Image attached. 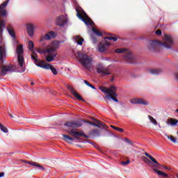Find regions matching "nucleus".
Instances as JSON below:
<instances>
[{
    "label": "nucleus",
    "mask_w": 178,
    "mask_h": 178,
    "mask_svg": "<svg viewBox=\"0 0 178 178\" xmlns=\"http://www.w3.org/2000/svg\"><path fill=\"white\" fill-rule=\"evenodd\" d=\"M173 45V38L170 35H165L164 42L158 40H149L147 42V48L151 52H159L162 48L170 49Z\"/></svg>",
    "instance_id": "nucleus-1"
},
{
    "label": "nucleus",
    "mask_w": 178,
    "mask_h": 178,
    "mask_svg": "<svg viewBox=\"0 0 178 178\" xmlns=\"http://www.w3.org/2000/svg\"><path fill=\"white\" fill-rule=\"evenodd\" d=\"M6 47H5V44H1L0 45L1 76H6L8 72H13V69L15 68V67L10 64L8 65H3V59L6 58Z\"/></svg>",
    "instance_id": "nucleus-2"
},
{
    "label": "nucleus",
    "mask_w": 178,
    "mask_h": 178,
    "mask_svg": "<svg viewBox=\"0 0 178 178\" xmlns=\"http://www.w3.org/2000/svg\"><path fill=\"white\" fill-rule=\"evenodd\" d=\"M76 58L78 59L79 63L83 66V67L87 69L88 70L91 69V66H92V62H94L92 57L87 55L86 54L78 51L76 53Z\"/></svg>",
    "instance_id": "nucleus-3"
},
{
    "label": "nucleus",
    "mask_w": 178,
    "mask_h": 178,
    "mask_svg": "<svg viewBox=\"0 0 178 178\" xmlns=\"http://www.w3.org/2000/svg\"><path fill=\"white\" fill-rule=\"evenodd\" d=\"M116 54H124L123 60L127 63H134L137 60V57L134 56L131 52L127 51V49H117Z\"/></svg>",
    "instance_id": "nucleus-4"
},
{
    "label": "nucleus",
    "mask_w": 178,
    "mask_h": 178,
    "mask_svg": "<svg viewBox=\"0 0 178 178\" xmlns=\"http://www.w3.org/2000/svg\"><path fill=\"white\" fill-rule=\"evenodd\" d=\"M16 52L18 55V63L21 67V70L19 71V73H23L26 72V66L24 65V57H23V54L24 50H23V44H19L17 47Z\"/></svg>",
    "instance_id": "nucleus-5"
},
{
    "label": "nucleus",
    "mask_w": 178,
    "mask_h": 178,
    "mask_svg": "<svg viewBox=\"0 0 178 178\" xmlns=\"http://www.w3.org/2000/svg\"><path fill=\"white\" fill-rule=\"evenodd\" d=\"M76 12H77L76 13L77 17H79L80 20H82V22H83L85 24H86V26H92V24H94V22L91 20V18L88 17V15H87V13H86V12L83 11L81 13H80V10H79V9H76Z\"/></svg>",
    "instance_id": "nucleus-6"
},
{
    "label": "nucleus",
    "mask_w": 178,
    "mask_h": 178,
    "mask_svg": "<svg viewBox=\"0 0 178 178\" xmlns=\"http://www.w3.org/2000/svg\"><path fill=\"white\" fill-rule=\"evenodd\" d=\"M76 130L77 129H72L68 131V134L74 137L75 140H78V141H81V138H79L80 136L84 137V138H90V136L86 135L84 132H79Z\"/></svg>",
    "instance_id": "nucleus-7"
},
{
    "label": "nucleus",
    "mask_w": 178,
    "mask_h": 178,
    "mask_svg": "<svg viewBox=\"0 0 178 178\" xmlns=\"http://www.w3.org/2000/svg\"><path fill=\"white\" fill-rule=\"evenodd\" d=\"M28 48L29 51L32 52V54L31 55L32 60H33V62H37L38 56H37V53H35V51L34 50V42L32 40L28 42Z\"/></svg>",
    "instance_id": "nucleus-8"
},
{
    "label": "nucleus",
    "mask_w": 178,
    "mask_h": 178,
    "mask_svg": "<svg viewBox=\"0 0 178 178\" xmlns=\"http://www.w3.org/2000/svg\"><path fill=\"white\" fill-rule=\"evenodd\" d=\"M60 44V42H58L57 40H55L52 42L50 44V47L47 48V54H51V52H58L56 51L59 48Z\"/></svg>",
    "instance_id": "nucleus-9"
},
{
    "label": "nucleus",
    "mask_w": 178,
    "mask_h": 178,
    "mask_svg": "<svg viewBox=\"0 0 178 178\" xmlns=\"http://www.w3.org/2000/svg\"><path fill=\"white\" fill-rule=\"evenodd\" d=\"M145 156H147V158H149V159L152 160V161H153L154 164L153 166L156 168L154 169H157V170H162L163 169V165H161V163H158V161H156V159H155L154 158H153L151 154H148L147 152H145Z\"/></svg>",
    "instance_id": "nucleus-10"
},
{
    "label": "nucleus",
    "mask_w": 178,
    "mask_h": 178,
    "mask_svg": "<svg viewBox=\"0 0 178 178\" xmlns=\"http://www.w3.org/2000/svg\"><path fill=\"white\" fill-rule=\"evenodd\" d=\"M64 126H66L67 127H72V128L81 127V126H83V122L80 120L70 121V122H65L64 124Z\"/></svg>",
    "instance_id": "nucleus-11"
},
{
    "label": "nucleus",
    "mask_w": 178,
    "mask_h": 178,
    "mask_svg": "<svg viewBox=\"0 0 178 178\" xmlns=\"http://www.w3.org/2000/svg\"><path fill=\"white\" fill-rule=\"evenodd\" d=\"M9 3V0H6L3 3L0 5V17H6L8 16V13L6 12V10L5 8L8 6V4Z\"/></svg>",
    "instance_id": "nucleus-12"
},
{
    "label": "nucleus",
    "mask_w": 178,
    "mask_h": 178,
    "mask_svg": "<svg viewBox=\"0 0 178 178\" xmlns=\"http://www.w3.org/2000/svg\"><path fill=\"white\" fill-rule=\"evenodd\" d=\"M9 3V0H6L3 3L0 5V17H6L8 16V13L6 12V10L5 8L8 6V4Z\"/></svg>",
    "instance_id": "nucleus-13"
},
{
    "label": "nucleus",
    "mask_w": 178,
    "mask_h": 178,
    "mask_svg": "<svg viewBox=\"0 0 178 178\" xmlns=\"http://www.w3.org/2000/svg\"><path fill=\"white\" fill-rule=\"evenodd\" d=\"M67 23V18L65 15H60L56 18V24L60 27H63Z\"/></svg>",
    "instance_id": "nucleus-14"
},
{
    "label": "nucleus",
    "mask_w": 178,
    "mask_h": 178,
    "mask_svg": "<svg viewBox=\"0 0 178 178\" xmlns=\"http://www.w3.org/2000/svg\"><path fill=\"white\" fill-rule=\"evenodd\" d=\"M97 72L102 76H108L111 74L108 69L105 68L102 65H99L96 68Z\"/></svg>",
    "instance_id": "nucleus-15"
},
{
    "label": "nucleus",
    "mask_w": 178,
    "mask_h": 178,
    "mask_svg": "<svg viewBox=\"0 0 178 178\" xmlns=\"http://www.w3.org/2000/svg\"><path fill=\"white\" fill-rule=\"evenodd\" d=\"M67 90H69V91L71 92V94H72V95H74V97H75L76 99L84 102V101H85L84 99H83V97H81V95H80V94H79L76 92V90H74V88H73V87H72L70 85H67Z\"/></svg>",
    "instance_id": "nucleus-16"
},
{
    "label": "nucleus",
    "mask_w": 178,
    "mask_h": 178,
    "mask_svg": "<svg viewBox=\"0 0 178 178\" xmlns=\"http://www.w3.org/2000/svg\"><path fill=\"white\" fill-rule=\"evenodd\" d=\"M109 45H111V43L108 40L100 42L99 44V51L100 52H105V51L108 49V47H109Z\"/></svg>",
    "instance_id": "nucleus-17"
},
{
    "label": "nucleus",
    "mask_w": 178,
    "mask_h": 178,
    "mask_svg": "<svg viewBox=\"0 0 178 178\" xmlns=\"http://www.w3.org/2000/svg\"><path fill=\"white\" fill-rule=\"evenodd\" d=\"M131 104H138L139 105H148V102L145 101L144 99H132L130 100Z\"/></svg>",
    "instance_id": "nucleus-18"
},
{
    "label": "nucleus",
    "mask_w": 178,
    "mask_h": 178,
    "mask_svg": "<svg viewBox=\"0 0 178 178\" xmlns=\"http://www.w3.org/2000/svg\"><path fill=\"white\" fill-rule=\"evenodd\" d=\"M56 35L57 34L56 32H54L51 31L47 33L46 35H44V36L42 38L41 41H42V40H46L47 41H49V40H52V38H55Z\"/></svg>",
    "instance_id": "nucleus-19"
},
{
    "label": "nucleus",
    "mask_w": 178,
    "mask_h": 178,
    "mask_svg": "<svg viewBox=\"0 0 178 178\" xmlns=\"http://www.w3.org/2000/svg\"><path fill=\"white\" fill-rule=\"evenodd\" d=\"M47 54L48 55L45 56L46 62H53L55 58H56V55H58V52H51Z\"/></svg>",
    "instance_id": "nucleus-20"
},
{
    "label": "nucleus",
    "mask_w": 178,
    "mask_h": 178,
    "mask_svg": "<svg viewBox=\"0 0 178 178\" xmlns=\"http://www.w3.org/2000/svg\"><path fill=\"white\" fill-rule=\"evenodd\" d=\"M26 27L28 35L29 37H33L34 35V25L33 24H28Z\"/></svg>",
    "instance_id": "nucleus-21"
},
{
    "label": "nucleus",
    "mask_w": 178,
    "mask_h": 178,
    "mask_svg": "<svg viewBox=\"0 0 178 178\" xmlns=\"http://www.w3.org/2000/svg\"><path fill=\"white\" fill-rule=\"evenodd\" d=\"M24 163H29V165H31L32 166H34L35 168H38L40 170H45V168L38 163L37 162H31V161H24Z\"/></svg>",
    "instance_id": "nucleus-22"
},
{
    "label": "nucleus",
    "mask_w": 178,
    "mask_h": 178,
    "mask_svg": "<svg viewBox=\"0 0 178 178\" xmlns=\"http://www.w3.org/2000/svg\"><path fill=\"white\" fill-rule=\"evenodd\" d=\"M91 119L92 120H95V122H96L95 127H98L99 129H101V127L106 129V126L102 122L95 119V118H92Z\"/></svg>",
    "instance_id": "nucleus-23"
},
{
    "label": "nucleus",
    "mask_w": 178,
    "mask_h": 178,
    "mask_svg": "<svg viewBox=\"0 0 178 178\" xmlns=\"http://www.w3.org/2000/svg\"><path fill=\"white\" fill-rule=\"evenodd\" d=\"M100 135L101 131H99V129H93L89 133V136L91 137H99Z\"/></svg>",
    "instance_id": "nucleus-24"
},
{
    "label": "nucleus",
    "mask_w": 178,
    "mask_h": 178,
    "mask_svg": "<svg viewBox=\"0 0 178 178\" xmlns=\"http://www.w3.org/2000/svg\"><path fill=\"white\" fill-rule=\"evenodd\" d=\"M153 170L155 172V173H157L158 176H160L161 177H169V175L166 174V172L155 168H154Z\"/></svg>",
    "instance_id": "nucleus-25"
},
{
    "label": "nucleus",
    "mask_w": 178,
    "mask_h": 178,
    "mask_svg": "<svg viewBox=\"0 0 178 178\" xmlns=\"http://www.w3.org/2000/svg\"><path fill=\"white\" fill-rule=\"evenodd\" d=\"M149 72L150 74L156 75V74H161V73H162L163 72V70H162L161 68L152 69V70H149Z\"/></svg>",
    "instance_id": "nucleus-26"
},
{
    "label": "nucleus",
    "mask_w": 178,
    "mask_h": 178,
    "mask_svg": "<svg viewBox=\"0 0 178 178\" xmlns=\"http://www.w3.org/2000/svg\"><path fill=\"white\" fill-rule=\"evenodd\" d=\"M108 90L110 91L108 95H113V97H118V94H116V87L115 86H111Z\"/></svg>",
    "instance_id": "nucleus-27"
},
{
    "label": "nucleus",
    "mask_w": 178,
    "mask_h": 178,
    "mask_svg": "<svg viewBox=\"0 0 178 178\" xmlns=\"http://www.w3.org/2000/svg\"><path fill=\"white\" fill-rule=\"evenodd\" d=\"M178 124V120L175 118H170L167 121V124H170V126H176Z\"/></svg>",
    "instance_id": "nucleus-28"
},
{
    "label": "nucleus",
    "mask_w": 178,
    "mask_h": 178,
    "mask_svg": "<svg viewBox=\"0 0 178 178\" xmlns=\"http://www.w3.org/2000/svg\"><path fill=\"white\" fill-rule=\"evenodd\" d=\"M75 42L78 44V45H83V42H84V39L80 38V36H75L74 37Z\"/></svg>",
    "instance_id": "nucleus-29"
},
{
    "label": "nucleus",
    "mask_w": 178,
    "mask_h": 178,
    "mask_svg": "<svg viewBox=\"0 0 178 178\" xmlns=\"http://www.w3.org/2000/svg\"><path fill=\"white\" fill-rule=\"evenodd\" d=\"M7 30H8L10 35H11V37H13V38H16V35L15 33V31H13V29L12 28V26H8Z\"/></svg>",
    "instance_id": "nucleus-30"
},
{
    "label": "nucleus",
    "mask_w": 178,
    "mask_h": 178,
    "mask_svg": "<svg viewBox=\"0 0 178 178\" xmlns=\"http://www.w3.org/2000/svg\"><path fill=\"white\" fill-rule=\"evenodd\" d=\"M63 137L64 141H66L67 143H70V141H73L74 140V138L71 137L69 135L63 134Z\"/></svg>",
    "instance_id": "nucleus-31"
},
{
    "label": "nucleus",
    "mask_w": 178,
    "mask_h": 178,
    "mask_svg": "<svg viewBox=\"0 0 178 178\" xmlns=\"http://www.w3.org/2000/svg\"><path fill=\"white\" fill-rule=\"evenodd\" d=\"M92 31H93L94 34H95V35H97V37H103V34L102 33H101V31H98L97 29L95 28H92Z\"/></svg>",
    "instance_id": "nucleus-32"
},
{
    "label": "nucleus",
    "mask_w": 178,
    "mask_h": 178,
    "mask_svg": "<svg viewBox=\"0 0 178 178\" xmlns=\"http://www.w3.org/2000/svg\"><path fill=\"white\" fill-rule=\"evenodd\" d=\"M35 64L36 65V66H38V67H43L45 63V61L42 60V61H38V59H37V61H34Z\"/></svg>",
    "instance_id": "nucleus-33"
},
{
    "label": "nucleus",
    "mask_w": 178,
    "mask_h": 178,
    "mask_svg": "<svg viewBox=\"0 0 178 178\" xmlns=\"http://www.w3.org/2000/svg\"><path fill=\"white\" fill-rule=\"evenodd\" d=\"M148 119L149 120L151 123L154 124V126H158V122H156V120H155V118H154V117H152L151 115H148Z\"/></svg>",
    "instance_id": "nucleus-34"
},
{
    "label": "nucleus",
    "mask_w": 178,
    "mask_h": 178,
    "mask_svg": "<svg viewBox=\"0 0 178 178\" xmlns=\"http://www.w3.org/2000/svg\"><path fill=\"white\" fill-rule=\"evenodd\" d=\"M3 29H5V21L0 19V32L3 33Z\"/></svg>",
    "instance_id": "nucleus-35"
},
{
    "label": "nucleus",
    "mask_w": 178,
    "mask_h": 178,
    "mask_svg": "<svg viewBox=\"0 0 178 178\" xmlns=\"http://www.w3.org/2000/svg\"><path fill=\"white\" fill-rule=\"evenodd\" d=\"M99 90H101V91L102 92H105L106 94H110L111 93V90H109L108 89H107L106 88H105L104 86L99 87Z\"/></svg>",
    "instance_id": "nucleus-36"
},
{
    "label": "nucleus",
    "mask_w": 178,
    "mask_h": 178,
    "mask_svg": "<svg viewBox=\"0 0 178 178\" xmlns=\"http://www.w3.org/2000/svg\"><path fill=\"white\" fill-rule=\"evenodd\" d=\"M106 98H108V99H111L115 102H119V100L118 99H116V97L115 96H113V95H108L106 96Z\"/></svg>",
    "instance_id": "nucleus-37"
},
{
    "label": "nucleus",
    "mask_w": 178,
    "mask_h": 178,
    "mask_svg": "<svg viewBox=\"0 0 178 178\" xmlns=\"http://www.w3.org/2000/svg\"><path fill=\"white\" fill-rule=\"evenodd\" d=\"M36 52H38V54H48V51H47V49L46 50L44 49H42V48H38L36 49Z\"/></svg>",
    "instance_id": "nucleus-38"
},
{
    "label": "nucleus",
    "mask_w": 178,
    "mask_h": 178,
    "mask_svg": "<svg viewBox=\"0 0 178 178\" xmlns=\"http://www.w3.org/2000/svg\"><path fill=\"white\" fill-rule=\"evenodd\" d=\"M111 127L112 129H113L114 130H116V131H120V133H123V131H124V130L122 128H119L118 127H115L113 125H111Z\"/></svg>",
    "instance_id": "nucleus-39"
},
{
    "label": "nucleus",
    "mask_w": 178,
    "mask_h": 178,
    "mask_svg": "<svg viewBox=\"0 0 178 178\" xmlns=\"http://www.w3.org/2000/svg\"><path fill=\"white\" fill-rule=\"evenodd\" d=\"M83 83L88 86V87H90V88H92V90H96V88H95L94 86H92L91 83H90V82H88V81L87 80H84Z\"/></svg>",
    "instance_id": "nucleus-40"
},
{
    "label": "nucleus",
    "mask_w": 178,
    "mask_h": 178,
    "mask_svg": "<svg viewBox=\"0 0 178 178\" xmlns=\"http://www.w3.org/2000/svg\"><path fill=\"white\" fill-rule=\"evenodd\" d=\"M51 67H52V65L51 64L44 63V65H43L42 69H46L47 70H49Z\"/></svg>",
    "instance_id": "nucleus-41"
},
{
    "label": "nucleus",
    "mask_w": 178,
    "mask_h": 178,
    "mask_svg": "<svg viewBox=\"0 0 178 178\" xmlns=\"http://www.w3.org/2000/svg\"><path fill=\"white\" fill-rule=\"evenodd\" d=\"M0 129L1 130V131H3V133H8V128L3 127V125H2V124L0 123Z\"/></svg>",
    "instance_id": "nucleus-42"
},
{
    "label": "nucleus",
    "mask_w": 178,
    "mask_h": 178,
    "mask_svg": "<svg viewBox=\"0 0 178 178\" xmlns=\"http://www.w3.org/2000/svg\"><path fill=\"white\" fill-rule=\"evenodd\" d=\"M167 138L170 140V141H172V143H176V138L175 137H173V136H167Z\"/></svg>",
    "instance_id": "nucleus-43"
},
{
    "label": "nucleus",
    "mask_w": 178,
    "mask_h": 178,
    "mask_svg": "<svg viewBox=\"0 0 178 178\" xmlns=\"http://www.w3.org/2000/svg\"><path fill=\"white\" fill-rule=\"evenodd\" d=\"M50 70L52 72L53 74L54 75L58 74V71H56V69H55V67H54L52 65L50 68Z\"/></svg>",
    "instance_id": "nucleus-44"
},
{
    "label": "nucleus",
    "mask_w": 178,
    "mask_h": 178,
    "mask_svg": "<svg viewBox=\"0 0 178 178\" xmlns=\"http://www.w3.org/2000/svg\"><path fill=\"white\" fill-rule=\"evenodd\" d=\"M90 38L93 41V44H95L97 42V38L93 34L90 35Z\"/></svg>",
    "instance_id": "nucleus-45"
},
{
    "label": "nucleus",
    "mask_w": 178,
    "mask_h": 178,
    "mask_svg": "<svg viewBox=\"0 0 178 178\" xmlns=\"http://www.w3.org/2000/svg\"><path fill=\"white\" fill-rule=\"evenodd\" d=\"M129 163H130V160H127V161L121 162V165H122V166H126V165H129Z\"/></svg>",
    "instance_id": "nucleus-46"
},
{
    "label": "nucleus",
    "mask_w": 178,
    "mask_h": 178,
    "mask_svg": "<svg viewBox=\"0 0 178 178\" xmlns=\"http://www.w3.org/2000/svg\"><path fill=\"white\" fill-rule=\"evenodd\" d=\"M155 33L156 34V35H161V34H162V31H161V29H159L156 31Z\"/></svg>",
    "instance_id": "nucleus-47"
},
{
    "label": "nucleus",
    "mask_w": 178,
    "mask_h": 178,
    "mask_svg": "<svg viewBox=\"0 0 178 178\" xmlns=\"http://www.w3.org/2000/svg\"><path fill=\"white\" fill-rule=\"evenodd\" d=\"M89 124H91L92 126H96L97 121L95 122H88Z\"/></svg>",
    "instance_id": "nucleus-48"
},
{
    "label": "nucleus",
    "mask_w": 178,
    "mask_h": 178,
    "mask_svg": "<svg viewBox=\"0 0 178 178\" xmlns=\"http://www.w3.org/2000/svg\"><path fill=\"white\" fill-rule=\"evenodd\" d=\"M125 141L126 143H127L128 144H131V145H133V142L131 140H129L127 138H125Z\"/></svg>",
    "instance_id": "nucleus-49"
},
{
    "label": "nucleus",
    "mask_w": 178,
    "mask_h": 178,
    "mask_svg": "<svg viewBox=\"0 0 178 178\" xmlns=\"http://www.w3.org/2000/svg\"><path fill=\"white\" fill-rule=\"evenodd\" d=\"M113 38V37H112V36H109V37L106 36V37L104 38V40H112Z\"/></svg>",
    "instance_id": "nucleus-50"
},
{
    "label": "nucleus",
    "mask_w": 178,
    "mask_h": 178,
    "mask_svg": "<svg viewBox=\"0 0 178 178\" xmlns=\"http://www.w3.org/2000/svg\"><path fill=\"white\" fill-rule=\"evenodd\" d=\"M143 160L144 161V162H149V160L147 158V157H143Z\"/></svg>",
    "instance_id": "nucleus-51"
},
{
    "label": "nucleus",
    "mask_w": 178,
    "mask_h": 178,
    "mask_svg": "<svg viewBox=\"0 0 178 178\" xmlns=\"http://www.w3.org/2000/svg\"><path fill=\"white\" fill-rule=\"evenodd\" d=\"M3 41V40L2 39V34L0 33V45H1V44H2Z\"/></svg>",
    "instance_id": "nucleus-52"
},
{
    "label": "nucleus",
    "mask_w": 178,
    "mask_h": 178,
    "mask_svg": "<svg viewBox=\"0 0 178 178\" xmlns=\"http://www.w3.org/2000/svg\"><path fill=\"white\" fill-rule=\"evenodd\" d=\"M163 169H166L167 170H170V168L165 165H163Z\"/></svg>",
    "instance_id": "nucleus-53"
},
{
    "label": "nucleus",
    "mask_w": 178,
    "mask_h": 178,
    "mask_svg": "<svg viewBox=\"0 0 178 178\" xmlns=\"http://www.w3.org/2000/svg\"><path fill=\"white\" fill-rule=\"evenodd\" d=\"M5 176V172H0V177H3Z\"/></svg>",
    "instance_id": "nucleus-54"
},
{
    "label": "nucleus",
    "mask_w": 178,
    "mask_h": 178,
    "mask_svg": "<svg viewBox=\"0 0 178 178\" xmlns=\"http://www.w3.org/2000/svg\"><path fill=\"white\" fill-rule=\"evenodd\" d=\"M113 41H118V38L113 37Z\"/></svg>",
    "instance_id": "nucleus-55"
},
{
    "label": "nucleus",
    "mask_w": 178,
    "mask_h": 178,
    "mask_svg": "<svg viewBox=\"0 0 178 178\" xmlns=\"http://www.w3.org/2000/svg\"><path fill=\"white\" fill-rule=\"evenodd\" d=\"M8 115H9L10 118H13V115L10 113H9Z\"/></svg>",
    "instance_id": "nucleus-56"
},
{
    "label": "nucleus",
    "mask_w": 178,
    "mask_h": 178,
    "mask_svg": "<svg viewBox=\"0 0 178 178\" xmlns=\"http://www.w3.org/2000/svg\"><path fill=\"white\" fill-rule=\"evenodd\" d=\"M175 77H176L177 80H178V73H177V74H175Z\"/></svg>",
    "instance_id": "nucleus-57"
},
{
    "label": "nucleus",
    "mask_w": 178,
    "mask_h": 178,
    "mask_svg": "<svg viewBox=\"0 0 178 178\" xmlns=\"http://www.w3.org/2000/svg\"><path fill=\"white\" fill-rule=\"evenodd\" d=\"M31 86H34V82H31Z\"/></svg>",
    "instance_id": "nucleus-58"
},
{
    "label": "nucleus",
    "mask_w": 178,
    "mask_h": 178,
    "mask_svg": "<svg viewBox=\"0 0 178 178\" xmlns=\"http://www.w3.org/2000/svg\"><path fill=\"white\" fill-rule=\"evenodd\" d=\"M115 80V79L112 78L111 79V81H113Z\"/></svg>",
    "instance_id": "nucleus-59"
},
{
    "label": "nucleus",
    "mask_w": 178,
    "mask_h": 178,
    "mask_svg": "<svg viewBox=\"0 0 178 178\" xmlns=\"http://www.w3.org/2000/svg\"><path fill=\"white\" fill-rule=\"evenodd\" d=\"M175 112H177L178 113V108L177 110H175Z\"/></svg>",
    "instance_id": "nucleus-60"
},
{
    "label": "nucleus",
    "mask_w": 178,
    "mask_h": 178,
    "mask_svg": "<svg viewBox=\"0 0 178 178\" xmlns=\"http://www.w3.org/2000/svg\"><path fill=\"white\" fill-rule=\"evenodd\" d=\"M90 144H92V143H90Z\"/></svg>",
    "instance_id": "nucleus-61"
},
{
    "label": "nucleus",
    "mask_w": 178,
    "mask_h": 178,
    "mask_svg": "<svg viewBox=\"0 0 178 178\" xmlns=\"http://www.w3.org/2000/svg\"><path fill=\"white\" fill-rule=\"evenodd\" d=\"M177 177L178 178V175L177 176Z\"/></svg>",
    "instance_id": "nucleus-62"
}]
</instances>
